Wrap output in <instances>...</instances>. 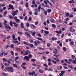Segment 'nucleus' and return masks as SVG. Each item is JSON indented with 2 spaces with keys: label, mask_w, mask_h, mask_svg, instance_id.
Here are the masks:
<instances>
[{
  "label": "nucleus",
  "mask_w": 76,
  "mask_h": 76,
  "mask_svg": "<svg viewBox=\"0 0 76 76\" xmlns=\"http://www.w3.org/2000/svg\"><path fill=\"white\" fill-rule=\"evenodd\" d=\"M12 38L13 40H14V41L13 42V43H17V45H19V44H20V42H19L18 41H17L18 40L17 38H15V34H12Z\"/></svg>",
  "instance_id": "nucleus-1"
},
{
  "label": "nucleus",
  "mask_w": 76,
  "mask_h": 76,
  "mask_svg": "<svg viewBox=\"0 0 76 76\" xmlns=\"http://www.w3.org/2000/svg\"><path fill=\"white\" fill-rule=\"evenodd\" d=\"M6 70H8L7 71L10 72L12 73H13L14 72V70H13V67L11 66L10 67H6Z\"/></svg>",
  "instance_id": "nucleus-2"
},
{
  "label": "nucleus",
  "mask_w": 76,
  "mask_h": 76,
  "mask_svg": "<svg viewBox=\"0 0 76 76\" xmlns=\"http://www.w3.org/2000/svg\"><path fill=\"white\" fill-rule=\"evenodd\" d=\"M12 12H13V13H12V16H14L17 15L18 13H19V11H18V10H16V11H12Z\"/></svg>",
  "instance_id": "nucleus-3"
},
{
  "label": "nucleus",
  "mask_w": 76,
  "mask_h": 76,
  "mask_svg": "<svg viewBox=\"0 0 76 76\" xmlns=\"http://www.w3.org/2000/svg\"><path fill=\"white\" fill-rule=\"evenodd\" d=\"M10 9H12V10H13L14 9V7L13 5L10 4L9 5V8H8V10H10Z\"/></svg>",
  "instance_id": "nucleus-4"
},
{
  "label": "nucleus",
  "mask_w": 76,
  "mask_h": 76,
  "mask_svg": "<svg viewBox=\"0 0 76 76\" xmlns=\"http://www.w3.org/2000/svg\"><path fill=\"white\" fill-rule=\"evenodd\" d=\"M35 71H33L32 72H28V74L29 75V76H34L35 75Z\"/></svg>",
  "instance_id": "nucleus-5"
},
{
  "label": "nucleus",
  "mask_w": 76,
  "mask_h": 76,
  "mask_svg": "<svg viewBox=\"0 0 76 76\" xmlns=\"http://www.w3.org/2000/svg\"><path fill=\"white\" fill-rule=\"evenodd\" d=\"M4 26H5L6 29H12V28L10 27V26H9V25H8L7 24L5 25Z\"/></svg>",
  "instance_id": "nucleus-6"
},
{
  "label": "nucleus",
  "mask_w": 76,
  "mask_h": 76,
  "mask_svg": "<svg viewBox=\"0 0 76 76\" xmlns=\"http://www.w3.org/2000/svg\"><path fill=\"white\" fill-rule=\"evenodd\" d=\"M58 51H59L58 49L55 48L54 49V50H53V53H54V54H57V52H58Z\"/></svg>",
  "instance_id": "nucleus-7"
},
{
  "label": "nucleus",
  "mask_w": 76,
  "mask_h": 76,
  "mask_svg": "<svg viewBox=\"0 0 76 76\" xmlns=\"http://www.w3.org/2000/svg\"><path fill=\"white\" fill-rule=\"evenodd\" d=\"M34 42V44L36 46H37L38 45V44H39V43H40V42H39V40L35 41Z\"/></svg>",
  "instance_id": "nucleus-8"
},
{
  "label": "nucleus",
  "mask_w": 76,
  "mask_h": 76,
  "mask_svg": "<svg viewBox=\"0 0 76 76\" xmlns=\"http://www.w3.org/2000/svg\"><path fill=\"white\" fill-rule=\"evenodd\" d=\"M29 32H31V35L33 36V37H35V34H36V32L34 31L33 32H32V31H30Z\"/></svg>",
  "instance_id": "nucleus-9"
},
{
  "label": "nucleus",
  "mask_w": 76,
  "mask_h": 76,
  "mask_svg": "<svg viewBox=\"0 0 76 76\" xmlns=\"http://www.w3.org/2000/svg\"><path fill=\"white\" fill-rule=\"evenodd\" d=\"M30 51L28 50H27L25 52V54H24V56H27L28 55V53H30Z\"/></svg>",
  "instance_id": "nucleus-10"
},
{
  "label": "nucleus",
  "mask_w": 76,
  "mask_h": 76,
  "mask_svg": "<svg viewBox=\"0 0 76 76\" xmlns=\"http://www.w3.org/2000/svg\"><path fill=\"white\" fill-rule=\"evenodd\" d=\"M25 34H26V35H27V36H28V37H31V36L30 34L28 33V32L27 31L25 32Z\"/></svg>",
  "instance_id": "nucleus-11"
},
{
  "label": "nucleus",
  "mask_w": 76,
  "mask_h": 76,
  "mask_svg": "<svg viewBox=\"0 0 76 76\" xmlns=\"http://www.w3.org/2000/svg\"><path fill=\"white\" fill-rule=\"evenodd\" d=\"M32 4H34L35 7H37V4L35 3V1H33L32 2Z\"/></svg>",
  "instance_id": "nucleus-12"
},
{
  "label": "nucleus",
  "mask_w": 76,
  "mask_h": 76,
  "mask_svg": "<svg viewBox=\"0 0 76 76\" xmlns=\"http://www.w3.org/2000/svg\"><path fill=\"white\" fill-rule=\"evenodd\" d=\"M24 58L27 61H29V58L28 56H25L24 57Z\"/></svg>",
  "instance_id": "nucleus-13"
},
{
  "label": "nucleus",
  "mask_w": 76,
  "mask_h": 76,
  "mask_svg": "<svg viewBox=\"0 0 76 76\" xmlns=\"http://www.w3.org/2000/svg\"><path fill=\"white\" fill-rule=\"evenodd\" d=\"M13 24L14 25V26L16 28H18V24L16 23L15 22H13Z\"/></svg>",
  "instance_id": "nucleus-14"
},
{
  "label": "nucleus",
  "mask_w": 76,
  "mask_h": 76,
  "mask_svg": "<svg viewBox=\"0 0 76 76\" xmlns=\"http://www.w3.org/2000/svg\"><path fill=\"white\" fill-rule=\"evenodd\" d=\"M72 27H71L70 28V29H69V31H70V32H72V33L74 32H75V29H72Z\"/></svg>",
  "instance_id": "nucleus-15"
},
{
  "label": "nucleus",
  "mask_w": 76,
  "mask_h": 76,
  "mask_svg": "<svg viewBox=\"0 0 76 76\" xmlns=\"http://www.w3.org/2000/svg\"><path fill=\"white\" fill-rule=\"evenodd\" d=\"M12 65L14 67H16L17 69H19L20 68V67L18 66L16 64H13Z\"/></svg>",
  "instance_id": "nucleus-16"
},
{
  "label": "nucleus",
  "mask_w": 76,
  "mask_h": 76,
  "mask_svg": "<svg viewBox=\"0 0 76 76\" xmlns=\"http://www.w3.org/2000/svg\"><path fill=\"white\" fill-rule=\"evenodd\" d=\"M39 72L40 73H44V70L40 69H39Z\"/></svg>",
  "instance_id": "nucleus-17"
},
{
  "label": "nucleus",
  "mask_w": 76,
  "mask_h": 76,
  "mask_svg": "<svg viewBox=\"0 0 76 76\" xmlns=\"http://www.w3.org/2000/svg\"><path fill=\"white\" fill-rule=\"evenodd\" d=\"M57 39L56 37H52L51 38V40L53 41H56Z\"/></svg>",
  "instance_id": "nucleus-18"
},
{
  "label": "nucleus",
  "mask_w": 76,
  "mask_h": 76,
  "mask_svg": "<svg viewBox=\"0 0 76 76\" xmlns=\"http://www.w3.org/2000/svg\"><path fill=\"white\" fill-rule=\"evenodd\" d=\"M71 1H69V3H75V0H70Z\"/></svg>",
  "instance_id": "nucleus-19"
},
{
  "label": "nucleus",
  "mask_w": 76,
  "mask_h": 76,
  "mask_svg": "<svg viewBox=\"0 0 76 76\" xmlns=\"http://www.w3.org/2000/svg\"><path fill=\"white\" fill-rule=\"evenodd\" d=\"M41 5H39V6L38 7L39 12H40V10H41Z\"/></svg>",
  "instance_id": "nucleus-20"
},
{
  "label": "nucleus",
  "mask_w": 76,
  "mask_h": 76,
  "mask_svg": "<svg viewBox=\"0 0 76 76\" xmlns=\"http://www.w3.org/2000/svg\"><path fill=\"white\" fill-rule=\"evenodd\" d=\"M29 45L30 46V47H31V48H32L34 47V45H33V44H32L30 43L29 44Z\"/></svg>",
  "instance_id": "nucleus-21"
},
{
  "label": "nucleus",
  "mask_w": 76,
  "mask_h": 76,
  "mask_svg": "<svg viewBox=\"0 0 76 76\" xmlns=\"http://www.w3.org/2000/svg\"><path fill=\"white\" fill-rule=\"evenodd\" d=\"M23 23H21L20 24V25L21 26V28H24V27L23 26Z\"/></svg>",
  "instance_id": "nucleus-22"
},
{
  "label": "nucleus",
  "mask_w": 76,
  "mask_h": 76,
  "mask_svg": "<svg viewBox=\"0 0 76 76\" xmlns=\"http://www.w3.org/2000/svg\"><path fill=\"white\" fill-rule=\"evenodd\" d=\"M10 26H13V22H12V21H10Z\"/></svg>",
  "instance_id": "nucleus-23"
},
{
  "label": "nucleus",
  "mask_w": 76,
  "mask_h": 76,
  "mask_svg": "<svg viewBox=\"0 0 76 76\" xmlns=\"http://www.w3.org/2000/svg\"><path fill=\"white\" fill-rule=\"evenodd\" d=\"M64 61H66V63H68V64H70V62H68V61L67 60V59H65Z\"/></svg>",
  "instance_id": "nucleus-24"
},
{
  "label": "nucleus",
  "mask_w": 76,
  "mask_h": 76,
  "mask_svg": "<svg viewBox=\"0 0 76 76\" xmlns=\"http://www.w3.org/2000/svg\"><path fill=\"white\" fill-rule=\"evenodd\" d=\"M16 22V23H19V22H20V20L19 19H17L16 20H15Z\"/></svg>",
  "instance_id": "nucleus-25"
},
{
  "label": "nucleus",
  "mask_w": 76,
  "mask_h": 76,
  "mask_svg": "<svg viewBox=\"0 0 76 76\" xmlns=\"http://www.w3.org/2000/svg\"><path fill=\"white\" fill-rule=\"evenodd\" d=\"M51 12V10L50 9H48L47 10V12L48 13H50Z\"/></svg>",
  "instance_id": "nucleus-26"
},
{
  "label": "nucleus",
  "mask_w": 76,
  "mask_h": 76,
  "mask_svg": "<svg viewBox=\"0 0 76 76\" xmlns=\"http://www.w3.org/2000/svg\"><path fill=\"white\" fill-rule=\"evenodd\" d=\"M29 41L31 43H33L34 42V40L32 39H29Z\"/></svg>",
  "instance_id": "nucleus-27"
},
{
  "label": "nucleus",
  "mask_w": 76,
  "mask_h": 76,
  "mask_svg": "<svg viewBox=\"0 0 76 76\" xmlns=\"http://www.w3.org/2000/svg\"><path fill=\"white\" fill-rule=\"evenodd\" d=\"M45 34H46L47 35L48 34H49V31H45Z\"/></svg>",
  "instance_id": "nucleus-28"
},
{
  "label": "nucleus",
  "mask_w": 76,
  "mask_h": 76,
  "mask_svg": "<svg viewBox=\"0 0 76 76\" xmlns=\"http://www.w3.org/2000/svg\"><path fill=\"white\" fill-rule=\"evenodd\" d=\"M28 5H28V2H26L25 4L26 7V8H28Z\"/></svg>",
  "instance_id": "nucleus-29"
},
{
  "label": "nucleus",
  "mask_w": 76,
  "mask_h": 76,
  "mask_svg": "<svg viewBox=\"0 0 76 76\" xmlns=\"http://www.w3.org/2000/svg\"><path fill=\"white\" fill-rule=\"evenodd\" d=\"M7 21L6 20H4V25H7V24L6 23H7Z\"/></svg>",
  "instance_id": "nucleus-30"
},
{
  "label": "nucleus",
  "mask_w": 76,
  "mask_h": 76,
  "mask_svg": "<svg viewBox=\"0 0 76 76\" xmlns=\"http://www.w3.org/2000/svg\"><path fill=\"white\" fill-rule=\"evenodd\" d=\"M52 63H53L55 64H57V62H56V61L54 60H53L52 61Z\"/></svg>",
  "instance_id": "nucleus-31"
},
{
  "label": "nucleus",
  "mask_w": 76,
  "mask_h": 76,
  "mask_svg": "<svg viewBox=\"0 0 76 76\" xmlns=\"http://www.w3.org/2000/svg\"><path fill=\"white\" fill-rule=\"evenodd\" d=\"M18 9L20 11H23L22 10V7H18Z\"/></svg>",
  "instance_id": "nucleus-32"
},
{
  "label": "nucleus",
  "mask_w": 76,
  "mask_h": 76,
  "mask_svg": "<svg viewBox=\"0 0 76 76\" xmlns=\"http://www.w3.org/2000/svg\"><path fill=\"white\" fill-rule=\"evenodd\" d=\"M23 43L24 44H25V45H29V44L27 43V42H23Z\"/></svg>",
  "instance_id": "nucleus-33"
},
{
  "label": "nucleus",
  "mask_w": 76,
  "mask_h": 76,
  "mask_svg": "<svg viewBox=\"0 0 76 76\" xmlns=\"http://www.w3.org/2000/svg\"><path fill=\"white\" fill-rule=\"evenodd\" d=\"M70 44L71 45H73L74 43L73 42H70Z\"/></svg>",
  "instance_id": "nucleus-34"
},
{
  "label": "nucleus",
  "mask_w": 76,
  "mask_h": 76,
  "mask_svg": "<svg viewBox=\"0 0 76 76\" xmlns=\"http://www.w3.org/2000/svg\"><path fill=\"white\" fill-rule=\"evenodd\" d=\"M54 56L55 57H57L58 56H59L60 55H56V54H53Z\"/></svg>",
  "instance_id": "nucleus-35"
},
{
  "label": "nucleus",
  "mask_w": 76,
  "mask_h": 76,
  "mask_svg": "<svg viewBox=\"0 0 76 76\" xmlns=\"http://www.w3.org/2000/svg\"><path fill=\"white\" fill-rule=\"evenodd\" d=\"M37 39L39 40V41H42V39L41 38L37 37Z\"/></svg>",
  "instance_id": "nucleus-36"
},
{
  "label": "nucleus",
  "mask_w": 76,
  "mask_h": 76,
  "mask_svg": "<svg viewBox=\"0 0 76 76\" xmlns=\"http://www.w3.org/2000/svg\"><path fill=\"white\" fill-rule=\"evenodd\" d=\"M63 51H67V49H66V48L64 47L63 48Z\"/></svg>",
  "instance_id": "nucleus-37"
},
{
  "label": "nucleus",
  "mask_w": 76,
  "mask_h": 76,
  "mask_svg": "<svg viewBox=\"0 0 76 76\" xmlns=\"http://www.w3.org/2000/svg\"><path fill=\"white\" fill-rule=\"evenodd\" d=\"M15 49L16 50H17V51H20V49H19V48H17Z\"/></svg>",
  "instance_id": "nucleus-38"
},
{
  "label": "nucleus",
  "mask_w": 76,
  "mask_h": 76,
  "mask_svg": "<svg viewBox=\"0 0 76 76\" xmlns=\"http://www.w3.org/2000/svg\"><path fill=\"white\" fill-rule=\"evenodd\" d=\"M10 47L11 48H14V45L12 44L10 45Z\"/></svg>",
  "instance_id": "nucleus-39"
},
{
  "label": "nucleus",
  "mask_w": 76,
  "mask_h": 76,
  "mask_svg": "<svg viewBox=\"0 0 76 76\" xmlns=\"http://www.w3.org/2000/svg\"><path fill=\"white\" fill-rule=\"evenodd\" d=\"M7 12H8L6 10L4 13V15H6V14L7 13Z\"/></svg>",
  "instance_id": "nucleus-40"
},
{
  "label": "nucleus",
  "mask_w": 76,
  "mask_h": 76,
  "mask_svg": "<svg viewBox=\"0 0 76 76\" xmlns=\"http://www.w3.org/2000/svg\"><path fill=\"white\" fill-rule=\"evenodd\" d=\"M31 61H33V62H34L36 61V59L32 58L31 59Z\"/></svg>",
  "instance_id": "nucleus-41"
},
{
  "label": "nucleus",
  "mask_w": 76,
  "mask_h": 76,
  "mask_svg": "<svg viewBox=\"0 0 76 76\" xmlns=\"http://www.w3.org/2000/svg\"><path fill=\"white\" fill-rule=\"evenodd\" d=\"M31 26H33V28H37V27L35 26L33 24H31Z\"/></svg>",
  "instance_id": "nucleus-42"
},
{
  "label": "nucleus",
  "mask_w": 76,
  "mask_h": 76,
  "mask_svg": "<svg viewBox=\"0 0 76 76\" xmlns=\"http://www.w3.org/2000/svg\"><path fill=\"white\" fill-rule=\"evenodd\" d=\"M28 57L29 58H32V55H31V54H29L28 55Z\"/></svg>",
  "instance_id": "nucleus-43"
},
{
  "label": "nucleus",
  "mask_w": 76,
  "mask_h": 76,
  "mask_svg": "<svg viewBox=\"0 0 76 76\" xmlns=\"http://www.w3.org/2000/svg\"><path fill=\"white\" fill-rule=\"evenodd\" d=\"M5 53V51H4L2 52V53H1V54H0L1 56H3V54H4V53Z\"/></svg>",
  "instance_id": "nucleus-44"
},
{
  "label": "nucleus",
  "mask_w": 76,
  "mask_h": 76,
  "mask_svg": "<svg viewBox=\"0 0 76 76\" xmlns=\"http://www.w3.org/2000/svg\"><path fill=\"white\" fill-rule=\"evenodd\" d=\"M11 54H12V56H14V53H13V51H11Z\"/></svg>",
  "instance_id": "nucleus-45"
},
{
  "label": "nucleus",
  "mask_w": 76,
  "mask_h": 76,
  "mask_svg": "<svg viewBox=\"0 0 76 76\" xmlns=\"http://www.w3.org/2000/svg\"><path fill=\"white\" fill-rule=\"evenodd\" d=\"M18 34H19L20 35H22L23 34L20 31H18Z\"/></svg>",
  "instance_id": "nucleus-46"
},
{
  "label": "nucleus",
  "mask_w": 76,
  "mask_h": 76,
  "mask_svg": "<svg viewBox=\"0 0 76 76\" xmlns=\"http://www.w3.org/2000/svg\"><path fill=\"white\" fill-rule=\"evenodd\" d=\"M52 26L53 28H56V25H55V24H52Z\"/></svg>",
  "instance_id": "nucleus-47"
},
{
  "label": "nucleus",
  "mask_w": 76,
  "mask_h": 76,
  "mask_svg": "<svg viewBox=\"0 0 76 76\" xmlns=\"http://www.w3.org/2000/svg\"><path fill=\"white\" fill-rule=\"evenodd\" d=\"M19 56L16 57L15 59V61H16L17 60H18V59H19Z\"/></svg>",
  "instance_id": "nucleus-48"
},
{
  "label": "nucleus",
  "mask_w": 76,
  "mask_h": 76,
  "mask_svg": "<svg viewBox=\"0 0 76 76\" xmlns=\"http://www.w3.org/2000/svg\"><path fill=\"white\" fill-rule=\"evenodd\" d=\"M21 66L23 67V69H24L25 70H26V67H25V66H24L22 65H21Z\"/></svg>",
  "instance_id": "nucleus-49"
},
{
  "label": "nucleus",
  "mask_w": 76,
  "mask_h": 76,
  "mask_svg": "<svg viewBox=\"0 0 76 76\" xmlns=\"http://www.w3.org/2000/svg\"><path fill=\"white\" fill-rule=\"evenodd\" d=\"M26 26L27 27H29V23L27 22L26 23Z\"/></svg>",
  "instance_id": "nucleus-50"
},
{
  "label": "nucleus",
  "mask_w": 76,
  "mask_h": 76,
  "mask_svg": "<svg viewBox=\"0 0 76 76\" xmlns=\"http://www.w3.org/2000/svg\"><path fill=\"white\" fill-rule=\"evenodd\" d=\"M66 17H69V13H66Z\"/></svg>",
  "instance_id": "nucleus-51"
},
{
  "label": "nucleus",
  "mask_w": 76,
  "mask_h": 76,
  "mask_svg": "<svg viewBox=\"0 0 76 76\" xmlns=\"http://www.w3.org/2000/svg\"><path fill=\"white\" fill-rule=\"evenodd\" d=\"M10 38V35H9L7 37H5V39H9V38Z\"/></svg>",
  "instance_id": "nucleus-52"
},
{
  "label": "nucleus",
  "mask_w": 76,
  "mask_h": 76,
  "mask_svg": "<svg viewBox=\"0 0 76 76\" xmlns=\"http://www.w3.org/2000/svg\"><path fill=\"white\" fill-rule=\"evenodd\" d=\"M36 3L37 4H40V3H39V2L38 1H36Z\"/></svg>",
  "instance_id": "nucleus-53"
},
{
  "label": "nucleus",
  "mask_w": 76,
  "mask_h": 76,
  "mask_svg": "<svg viewBox=\"0 0 76 76\" xmlns=\"http://www.w3.org/2000/svg\"><path fill=\"white\" fill-rule=\"evenodd\" d=\"M69 18H73L74 16L73 15H71L69 16Z\"/></svg>",
  "instance_id": "nucleus-54"
},
{
  "label": "nucleus",
  "mask_w": 76,
  "mask_h": 76,
  "mask_svg": "<svg viewBox=\"0 0 76 76\" xmlns=\"http://www.w3.org/2000/svg\"><path fill=\"white\" fill-rule=\"evenodd\" d=\"M46 22L48 23V24H49L50 23V21H49V19L47 20L46 21Z\"/></svg>",
  "instance_id": "nucleus-55"
},
{
  "label": "nucleus",
  "mask_w": 76,
  "mask_h": 76,
  "mask_svg": "<svg viewBox=\"0 0 76 76\" xmlns=\"http://www.w3.org/2000/svg\"><path fill=\"white\" fill-rule=\"evenodd\" d=\"M2 75L3 76H7V75H6V74L4 73H2Z\"/></svg>",
  "instance_id": "nucleus-56"
},
{
  "label": "nucleus",
  "mask_w": 76,
  "mask_h": 76,
  "mask_svg": "<svg viewBox=\"0 0 76 76\" xmlns=\"http://www.w3.org/2000/svg\"><path fill=\"white\" fill-rule=\"evenodd\" d=\"M71 57H72V58L73 59H75V56L74 55H72Z\"/></svg>",
  "instance_id": "nucleus-57"
},
{
  "label": "nucleus",
  "mask_w": 76,
  "mask_h": 76,
  "mask_svg": "<svg viewBox=\"0 0 76 76\" xmlns=\"http://www.w3.org/2000/svg\"><path fill=\"white\" fill-rule=\"evenodd\" d=\"M44 13L45 15H47V11H45Z\"/></svg>",
  "instance_id": "nucleus-58"
},
{
  "label": "nucleus",
  "mask_w": 76,
  "mask_h": 76,
  "mask_svg": "<svg viewBox=\"0 0 76 76\" xmlns=\"http://www.w3.org/2000/svg\"><path fill=\"white\" fill-rule=\"evenodd\" d=\"M72 63L73 64H76V61L74 60V61H72Z\"/></svg>",
  "instance_id": "nucleus-59"
},
{
  "label": "nucleus",
  "mask_w": 76,
  "mask_h": 76,
  "mask_svg": "<svg viewBox=\"0 0 76 76\" xmlns=\"http://www.w3.org/2000/svg\"><path fill=\"white\" fill-rule=\"evenodd\" d=\"M68 60L69 62H70V63H71V62L73 61V60L71 59H69Z\"/></svg>",
  "instance_id": "nucleus-60"
},
{
  "label": "nucleus",
  "mask_w": 76,
  "mask_h": 76,
  "mask_svg": "<svg viewBox=\"0 0 76 76\" xmlns=\"http://www.w3.org/2000/svg\"><path fill=\"white\" fill-rule=\"evenodd\" d=\"M32 20V18H31V17H29V18L28 19V21H31V20Z\"/></svg>",
  "instance_id": "nucleus-61"
},
{
  "label": "nucleus",
  "mask_w": 76,
  "mask_h": 76,
  "mask_svg": "<svg viewBox=\"0 0 76 76\" xmlns=\"http://www.w3.org/2000/svg\"><path fill=\"white\" fill-rule=\"evenodd\" d=\"M38 23V21H37L35 22V25H37Z\"/></svg>",
  "instance_id": "nucleus-62"
},
{
  "label": "nucleus",
  "mask_w": 76,
  "mask_h": 76,
  "mask_svg": "<svg viewBox=\"0 0 76 76\" xmlns=\"http://www.w3.org/2000/svg\"><path fill=\"white\" fill-rule=\"evenodd\" d=\"M3 61H7V60H6V58H3Z\"/></svg>",
  "instance_id": "nucleus-63"
},
{
  "label": "nucleus",
  "mask_w": 76,
  "mask_h": 76,
  "mask_svg": "<svg viewBox=\"0 0 76 76\" xmlns=\"http://www.w3.org/2000/svg\"><path fill=\"white\" fill-rule=\"evenodd\" d=\"M51 45H50V44L49 43H48L47 44V47H50V46Z\"/></svg>",
  "instance_id": "nucleus-64"
}]
</instances>
